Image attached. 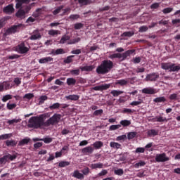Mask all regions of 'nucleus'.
Listing matches in <instances>:
<instances>
[{"label":"nucleus","mask_w":180,"mask_h":180,"mask_svg":"<svg viewBox=\"0 0 180 180\" xmlns=\"http://www.w3.org/2000/svg\"><path fill=\"white\" fill-rule=\"evenodd\" d=\"M160 78V75L158 73H150L146 75V81L155 82Z\"/></svg>","instance_id":"7"},{"label":"nucleus","mask_w":180,"mask_h":180,"mask_svg":"<svg viewBox=\"0 0 180 180\" xmlns=\"http://www.w3.org/2000/svg\"><path fill=\"white\" fill-rule=\"evenodd\" d=\"M67 84L69 86H71V85H75V84H77V80L74 78H68L67 79Z\"/></svg>","instance_id":"29"},{"label":"nucleus","mask_w":180,"mask_h":180,"mask_svg":"<svg viewBox=\"0 0 180 180\" xmlns=\"http://www.w3.org/2000/svg\"><path fill=\"white\" fill-rule=\"evenodd\" d=\"M158 134V131H155V129H150L148 131V136H157Z\"/></svg>","instance_id":"49"},{"label":"nucleus","mask_w":180,"mask_h":180,"mask_svg":"<svg viewBox=\"0 0 180 180\" xmlns=\"http://www.w3.org/2000/svg\"><path fill=\"white\" fill-rule=\"evenodd\" d=\"M137 136V132L134 131V132H129L127 134V139L128 140H131L132 139H134Z\"/></svg>","instance_id":"38"},{"label":"nucleus","mask_w":180,"mask_h":180,"mask_svg":"<svg viewBox=\"0 0 180 180\" xmlns=\"http://www.w3.org/2000/svg\"><path fill=\"white\" fill-rule=\"evenodd\" d=\"M144 165H146V162L141 160L138 163H136L134 165V167L135 168H139V167H144Z\"/></svg>","instance_id":"50"},{"label":"nucleus","mask_w":180,"mask_h":180,"mask_svg":"<svg viewBox=\"0 0 180 180\" xmlns=\"http://www.w3.org/2000/svg\"><path fill=\"white\" fill-rule=\"evenodd\" d=\"M110 146L111 148H115L116 150H119L120 147H122V145L117 142H110Z\"/></svg>","instance_id":"22"},{"label":"nucleus","mask_w":180,"mask_h":180,"mask_svg":"<svg viewBox=\"0 0 180 180\" xmlns=\"http://www.w3.org/2000/svg\"><path fill=\"white\" fill-rule=\"evenodd\" d=\"M49 34L50 36H56L58 34V30H51L49 31Z\"/></svg>","instance_id":"57"},{"label":"nucleus","mask_w":180,"mask_h":180,"mask_svg":"<svg viewBox=\"0 0 180 180\" xmlns=\"http://www.w3.org/2000/svg\"><path fill=\"white\" fill-rule=\"evenodd\" d=\"M172 11H174V8H171V7H168L166 8H164L162 10L163 13H171V12H172Z\"/></svg>","instance_id":"56"},{"label":"nucleus","mask_w":180,"mask_h":180,"mask_svg":"<svg viewBox=\"0 0 180 180\" xmlns=\"http://www.w3.org/2000/svg\"><path fill=\"white\" fill-rule=\"evenodd\" d=\"M42 141H44L46 144H49L53 141V139L51 138H45L42 139Z\"/></svg>","instance_id":"64"},{"label":"nucleus","mask_w":180,"mask_h":180,"mask_svg":"<svg viewBox=\"0 0 180 180\" xmlns=\"http://www.w3.org/2000/svg\"><path fill=\"white\" fill-rule=\"evenodd\" d=\"M114 174L115 175L122 176L123 174H124V171H123V169H118L114 170Z\"/></svg>","instance_id":"40"},{"label":"nucleus","mask_w":180,"mask_h":180,"mask_svg":"<svg viewBox=\"0 0 180 180\" xmlns=\"http://www.w3.org/2000/svg\"><path fill=\"white\" fill-rule=\"evenodd\" d=\"M6 145L9 147L11 146V147H15V146H16V141L11 140V141H6Z\"/></svg>","instance_id":"39"},{"label":"nucleus","mask_w":180,"mask_h":180,"mask_svg":"<svg viewBox=\"0 0 180 180\" xmlns=\"http://www.w3.org/2000/svg\"><path fill=\"white\" fill-rule=\"evenodd\" d=\"M110 88V84H104L93 87L94 91H106Z\"/></svg>","instance_id":"8"},{"label":"nucleus","mask_w":180,"mask_h":180,"mask_svg":"<svg viewBox=\"0 0 180 180\" xmlns=\"http://www.w3.org/2000/svg\"><path fill=\"white\" fill-rule=\"evenodd\" d=\"M51 61H53V58L50 56L42 58L39 60V64H46V63H51Z\"/></svg>","instance_id":"17"},{"label":"nucleus","mask_w":180,"mask_h":180,"mask_svg":"<svg viewBox=\"0 0 180 180\" xmlns=\"http://www.w3.org/2000/svg\"><path fill=\"white\" fill-rule=\"evenodd\" d=\"M155 91L154 90V89L152 88H145L142 89V93L147 95H153L155 94Z\"/></svg>","instance_id":"18"},{"label":"nucleus","mask_w":180,"mask_h":180,"mask_svg":"<svg viewBox=\"0 0 180 180\" xmlns=\"http://www.w3.org/2000/svg\"><path fill=\"white\" fill-rule=\"evenodd\" d=\"M112 68H113V62L110 60H104L101 62V65L97 67L96 71L97 74L105 75V74L110 72Z\"/></svg>","instance_id":"2"},{"label":"nucleus","mask_w":180,"mask_h":180,"mask_svg":"<svg viewBox=\"0 0 180 180\" xmlns=\"http://www.w3.org/2000/svg\"><path fill=\"white\" fill-rule=\"evenodd\" d=\"M134 35V32H124L122 36L124 37H131V36Z\"/></svg>","instance_id":"44"},{"label":"nucleus","mask_w":180,"mask_h":180,"mask_svg":"<svg viewBox=\"0 0 180 180\" xmlns=\"http://www.w3.org/2000/svg\"><path fill=\"white\" fill-rule=\"evenodd\" d=\"M110 94L113 96H119V95H122V94H123V91L112 90Z\"/></svg>","instance_id":"34"},{"label":"nucleus","mask_w":180,"mask_h":180,"mask_svg":"<svg viewBox=\"0 0 180 180\" xmlns=\"http://www.w3.org/2000/svg\"><path fill=\"white\" fill-rule=\"evenodd\" d=\"M66 99H68L69 101H78V99H79V96H78V95L67 96Z\"/></svg>","instance_id":"27"},{"label":"nucleus","mask_w":180,"mask_h":180,"mask_svg":"<svg viewBox=\"0 0 180 180\" xmlns=\"http://www.w3.org/2000/svg\"><path fill=\"white\" fill-rule=\"evenodd\" d=\"M127 84H129V81L124 79L117 80L115 82V85H120L121 86H124V85H127Z\"/></svg>","instance_id":"20"},{"label":"nucleus","mask_w":180,"mask_h":180,"mask_svg":"<svg viewBox=\"0 0 180 180\" xmlns=\"http://www.w3.org/2000/svg\"><path fill=\"white\" fill-rule=\"evenodd\" d=\"M82 153H83V154H86L88 153L89 154H92V153H94V148L91 146L86 147L82 150Z\"/></svg>","instance_id":"19"},{"label":"nucleus","mask_w":180,"mask_h":180,"mask_svg":"<svg viewBox=\"0 0 180 180\" xmlns=\"http://www.w3.org/2000/svg\"><path fill=\"white\" fill-rule=\"evenodd\" d=\"M108 58H110V60H114V58H120V60L122 59V53L110 54Z\"/></svg>","instance_id":"24"},{"label":"nucleus","mask_w":180,"mask_h":180,"mask_svg":"<svg viewBox=\"0 0 180 180\" xmlns=\"http://www.w3.org/2000/svg\"><path fill=\"white\" fill-rule=\"evenodd\" d=\"M69 19L70 20H77V19H79V15H78V14H72L69 16Z\"/></svg>","instance_id":"48"},{"label":"nucleus","mask_w":180,"mask_h":180,"mask_svg":"<svg viewBox=\"0 0 180 180\" xmlns=\"http://www.w3.org/2000/svg\"><path fill=\"white\" fill-rule=\"evenodd\" d=\"M93 147L96 150L101 148V147H103V143L102 141H96L93 143Z\"/></svg>","instance_id":"26"},{"label":"nucleus","mask_w":180,"mask_h":180,"mask_svg":"<svg viewBox=\"0 0 180 180\" xmlns=\"http://www.w3.org/2000/svg\"><path fill=\"white\" fill-rule=\"evenodd\" d=\"M72 176H73V178H77V179H84V174L80 173L78 170H75Z\"/></svg>","instance_id":"14"},{"label":"nucleus","mask_w":180,"mask_h":180,"mask_svg":"<svg viewBox=\"0 0 180 180\" xmlns=\"http://www.w3.org/2000/svg\"><path fill=\"white\" fill-rule=\"evenodd\" d=\"M147 30H148V27L141 26L139 27V32H140V33H143L144 32H147Z\"/></svg>","instance_id":"58"},{"label":"nucleus","mask_w":180,"mask_h":180,"mask_svg":"<svg viewBox=\"0 0 180 180\" xmlns=\"http://www.w3.org/2000/svg\"><path fill=\"white\" fill-rule=\"evenodd\" d=\"M39 99V105H43V103H44V101L49 99V97H47V96H41Z\"/></svg>","instance_id":"35"},{"label":"nucleus","mask_w":180,"mask_h":180,"mask_svg":"<svg viewBox=\"0 0 180 180\" xmlns=\"http://www.w3.org/2000/svg\"><path fill=\"white\" fill-rule=\"evenodd\" d=\"M134 51H136V50L131 49V50H128V51H125L122 54L121 53V56H122L121 61H124V60H126V58H127V57H130V56H131V54H133V53H134Z\"/></svg>","instance_id":"11"},{"label":"nucleus","mask_w":180,"mask_h":180,"mask_svg":"<svg viewBox=\"0 0 180 180\" xmlns=\"http://www.w3.org/2000/svg\"><path fill=\"white\" fill-rule=\"evenodd\" d=\"M51 114L50 112L44 113L39 117H32L29 120V123L27 126L29 127H33L34 129H40L44 127V124L46 119H49Z\"/></svg>","instance_id":"1"},{"label":"nucleus","mask_w":180,"mask_h":180,"mask_svg":"<svg viewBox=\"0 0 180 180\" xmlns=\"http://www.w3.org/2000/svg\"><path fill=\"white\" fill-rule=\"evenodd\" d=\"M156 122H168V120L166 117L160 116V117H156Z\"/></svg>","instance_id":"53"},{"label":"nucleus","mask_w":180,"mask_h":180,"mask_svg":"<svg viewBox=\"0 0 180 180\" xmlns=\"http://www.w3.org/2000/svg\"><path fill=\"white\" fill-rule=\"evenodd\" d=\"M80 5H88L91 0H78Z\"/></svg>","instance_id":"61"},{"label":"nucleus","mask_w":180,"mask_h":180,"mask_svg":"<svg viewBox=\"0 0 180 180\" xmlns=\"http://www.w3.org/2000/svg\"><path fill=\"white\" fill-rule=\"evenodd\" d=\"M20 122H22V119L19 118V119H13V120H8L7 123L8 124H15V123H20Z\"/></svg>","instance_id":"32"},{"label":"nucleus","mask_w":180,"mask_h":180,"mask_svg":"<svg viewBox=\"0 0 180 180\" xmlns=\"http://www.w3.org/2000/svg\"><path fill=\"white\" fill-rule=\"evenodd\" d=\"M50 54L52 56H58V54H65V51L63 49H52Z\"/></svg>","instance_id":"13"},{"label":"nucleus","mask_w":180,"mask_h":180,"mask_svg":"<svg viewBox=\"0 0 180 180\" xmlns=\"http://www.w3.org/2000/svg\"><path fill=\"white\" fill-rule=\"evenodd\" d=\"M16 4H15V8L16 9H19V8H22V5L23 4H25L27 5V4L30 3V0H15Z\"/></svg>","instance_id":"12"},{"label":"nucleus","mask_w":180,"mask_h":180,"mask_svg":"<svg viewBox=\"0 0 180 180\" xmlns=\"http://www.w3.org/2000/svg\"><path fill=\"white\" fill-rule=\"evenodd\" d=\"M20 26H22V25H14L7 29L4 33L5 36H9V34H13V33H16V32H18V29H19Z\"/></svg>","instance_id":"6"},{"label":"nucleus","mask_w":180,"mask_h":180,"mask_svg":"<svg viewBox=\"0 0 180 180\" xmlns=\"http://www.w3.org/2000/svg\"><path fill=\"white\" fill-rule=\"evenodd\" d=\"M120 124L126 127L127 126H130L131 124V122H130V120H124L120 122Z\"/></svg>","instance_id":"33"},{"label":"nucleus","mask_w":180,"mask_h":180,"mask_svg":"<svg viewBox=\"0 0 180 180\" xmlns=\"http://www.w3.org/2000/svg\"><path fill=\"white\" fill-rule=\"evenodd\" d=\"M81 172H82L83 175H88L89 174V169L88 167H85L83 169Z\"/></svg>","instance_id":"62"},{"label":"nucleus","mask_w":180,"mask_h":180,"mask_svg":"<svg viewBox=\"0 0 180 180\" xmlns=\"http://www.w3.org/2000/svg\"><path fill=\"white\" fill-rule=\"evenodd\" d=\"M58 165L60 168H64V167H68L70 165V162L61 161Z\"/></svg>","instance_id":"45"},{"label":"nucleus","mask_w":180,"mask_h":180,"mask_svg":"<svg viewBox=\"0 0 180 180\" xmlns=\"http://www.w3.org/2000/svg\"><path fill=\"white\" fill-rule=\"evenodd\" d=\"M74 27L75 30H79V29H82L84 27V24L81 22H77L74 25Z\"/></svg>","instance_id":"41"},{"label":"nucleus","mask_w":180,"mask_h":180,"mask_svg":"<svg viewBox=\"0 0 180 180\" xmlns=\"http://www.w3.org/2000/svg\"><path fill=\"white\" fill-rule=\"evenodd\" d=\"M33 22H36V18H34V17H29L26 20V23H33Z\"/></svg>","instance_id":"63"},{"label":"nucleus","mask_w":180,"mask_h":180,"mask_svg":"<svg viewBox=\"0 0 180 180\" xmlns=\"http://www.w3.org/2000/svg\"><path fill=\"white\" fill-rule=\"evenodd\" d=\"M72 75H79V69L70 70Z\"/></svg>","instance_id":"60"},{"label":"nucleus","mask_w":180,"mask_h":180,"mask_svg":"<svg viewBox=\"0 0 180 180\" xmlns=\"http://www.w3.org/2000/svg\"><path fill=\"white\" fill-rule=\"evenodd\" d=\"M17 18H20V19H24L26 15V12L22 8H20L18 11L15 13Z\"/></svg>","instance_id":"16"},{"label":"nucleus","mask_w":180,"mask_h":180,"mask_svg":"<svg viewBox=\"0 0 180 180\" xmlns=\"http://www.w3.org/2000/svg\"><path fill=\"white\" fill-rule=\"evenodd\" d=\"M95 68L94 65H89V66H84V67H80V70L82 71H92Z\"/></svg>","instance_id":"21"},{"label":"nucleus","mask_w":180,"mask_h":180,"mask_svg":"<svg viewBox=\"0 0 180 180\" xmlns=\"http://www.w3.org/2000/svg\"><path fill=\"white\" fill-rule=\"evenodd\" d=\"M92 169H96L98 168H103V164L102 163H94L91 165Z\"/></svg>","instance_id":"28"},{"label":"nucleus","mask_w":180,"mask_h":180,"mask_svg":"<svg viewBox=\"0 0 180 180\" xmlns=\"http://www.w3.org/2000/svg\"><path fill=\"white\" fill-rule=\"evenodd\" d=\"M9 99H12V95L7 94V95L3 96L2 101L6 102L7 101H9Z\"/></svg>","instance_id":"52"},{"label":"nucleus","mask_w":180,"mask_h":180,"mask_svg":"<svg viewBox=\"0 0 180 180\" xmlns=\"http://www.w3.org/2000/svg\"><path fill=\"white\" fill-rule=\"evenodd\" d=\"M120 127H122L121 124L111 125L110 127V130H117V129H120Z\"/></svg>","instance_id":"59"},{"label":"nucleus","mask_w":180,"mask_h":180,"mask_svg":"<svg viewBox=\"0 0 180 180\" xmlns=\"http://www.w3.org/2000/svg\"><path fill=\"white\" fill-rule=\"evenodd\" d=\"M15 108H16L15 103H13V104H11L9 103H7V109H8V110H12V109H15Z\"/></svg>","instance_id":"55"},{"label":"nucleus","mask_w":180,"mask_h":180,"mask_svg":"<svg viewBox=\"0 0 180 180\" xmlns=\"http://www.w3.org/2000/svg\"><path fill=\"white\" fill-rule=\"evenodd\" d=\"M41 15H43V8H37L32 13V17L37 19L38 18H40Z\"/></svg>","instance_id":"15"},{"label":"nucleus","mask_w":180,"mask_h":180,"mask_svg":"<svg viewBox=\"0 0 180 180\" xmlns=\"http://www.w3.org/2000/svg\"><path fill=\"white\" fill-rule=\"evenodd\" d=\"M16 158H17L16 155H13L11 154L6 155V158L7 161L8 160H11V161H13V160H16Z\"/></svg>","instance_id":"43"},{"label":"nucleus","mask_w":180,"mask_h":180,"mask_svg":"<svg viewBox=\"0 0 180 180\" xmlns=\"http://www.w3.org/2000/svg\"><path fill=\"white\" fill-rule=\"evenodd\" d=\"M32 6H34V3H32L30 6H26L24 8V11L25 13H29L30 9H32Z\"/></svg>","instance_id":"46"},{"label":"nucleus","mask_w":180,"mask_h":180,"mask_svg":"<svg viewBox=\"0 0 180 180\" xmlns=\"http://www.w3.org/2000/svg\"><path fill=\"white\" fill-rule=\"evenodd\" d=\"M30 141V138H25L24 139H22L19 142L18 146H26V145L29 144Z\"/></svg>","instance_id":"25"},{"label":"nucleus","mask_w":180,"mask_h":180,"mask_svg":"<svg viewBox=\"0 0 180 180\" xmlns=\"http://www.w3.org/2000/svg\"><path fill=\"white\" fill-rule=\"evenodd\" d=\"M155 161L157 162H167L169 161V158L167 156L165 153L157 154L155 156Z\"/></svg>","instance_id":"4"},{"label":"nucleus","mask_w":180,"mask_h":180,"mask_svg":"<svg viewBox=\"0 0 180 180\" xmlns=\"http://www.w3.org/2000/svg\"><path fill=\"white\" fill-rule=\"evenodd\" d=\"M60 120H61V115L54 114L45 122L44 127H49V126H54V124H58V123H60Z\"/></svg>","instance_id":"3"},{"label":"nucleus","mask_w":180,"mask_h":180,"mask_svg":"<svg viewBox=\"0 0 180 180\" xmlns=\"http://www.w3.org/2000/svg\"><path fill=\"white\" fill-rule=\"evenodd\" d=\"M171 67V64L168 63H161V68L162 70H169Z\"/></svg>","instance_id":"36"},{"label":"nucleus","mask_w":180,"mask_h":180,"mask_svg":"<svg viewBox=\"0 0 180 180\" xmlns=\"http://www.w3.org/2000/svg\"><path fill=\"white\" fill-rule=\"evenodd\" d=\"M14 11L15 8H13V5L12 4H9L3 8V12L6 15H12Z\"/></svg>","instance_id":"10"},{"label":"nucleus","mask_w":180,"mask_h":180,"mask_svg":"<svg viewBox=\"0 0 180 180\" xmlns=\"http://www.w3.org/2000/svg\"><path fill=\"white\" fill-rule=\"evenodd\" d=\"M71 39V37L68 36V35H63L62 37V38L60 39L59 43L60 44H64L65 43V41H68V40H70Z\"/></svg>","instance_id":"23"},{"label":"nucleus","mask_w":180,"mask_h":180,"mask_svg":"<svg viewBox=\"0 0 180 180\" xmlns=\"http://www.w3.org/2000/svg\"><path fill=\"white\" fill-rule=\"evenodd\" d=\"M127 136L126 135H121V136H119L116 138V141H122V140L123 141H124V140H127Z\"/></svg>","instance_id":"47"},{"label":"nucleus","mask_w":180,"mask_h":180,"mask_svg":"<svg viewBox=\"0 0 180 180\" xmlns=\"http://www.w3.org/2000/svg\"><path fill=\"white\" fill-rule=\"evenodd\" d=\"M179 70H180L179 66H176L174 64H170V69H169L170 72H174L175 71H179Z\"/></svg>","instance_id":"30"},{"label":"nucleus","mask_w":180,"mask_h":180,"mask_svg":"<svg viewBox=\"0 0 180 180\" xmlns=\"http://www.w3.org/2000/svg\"><path fill=\"white\" fill-rule=\"evenodd\" d=\"M41 39V34L39 30H34L32 36L30 37V40H40Z\"/></svg>","instance_id":"9"},{"label":"nucleus","mask_w":180,"mask_h":180,"mask_svg":"<svg viewBox=\"0 0 180 180\" xmlns=\"http://www.w3.org/2000/svg\"><path fill=\"white\" fill-rule=\"evenodd\" d=\"M102 113H103V110L100 109V110H96V111H94V116H101V115H102Z\"/></svg>","instance_id":"54"},{"label":"nucleus","mask_w":180,"mask_h":180,"mask_svg":"<svg viewBox=\"0 0 180 180\" xmlns=\"http://www.w3.org/2000/svg\"><path fill=\"white\" fill-rule=\"evenodd\" d=\"M81 41V38L77 37L73 39H71L69 42H68V44H75L77 43H79Z\"/></svg>","instance_id":"37"},{"label":"nucleus","mask_w":180,"mask_h":180,"mask_svg":"<svg viewBox=\"0 0 180 180\" xmlns=\"http://www.w3.org/2000/svg\"><path fill=\"white\" fill-rule=\"evenodd\" d=\"M165 101H167V99L165 98V97L162 96V97L155 98L153 100V102H155L156 103H161V102H165Z\"/></svg>","instance_id":"31"},{"label":"nucleus","mask_w":180,"mask_h":180,"mask_svg":"<svg viewBox=\"0 0 180 180\" xmlns=\"http://www.w3.org/2000/svg\"><path fill=\"white\" fill-rule=\"evenodd\" d=\"M60 108V103H55L52 105H50L49 108L51 110H54L55 109H58Z\"/></svg>","instance_id":"42"},{"label":"nucleus","mask_w":180,"mask_h":180,"mask_svg":"<svg viewBox=\"0 0 180 180\" xmlns=\"http://www.w3.org/2000/svg\"><path fill=\"white\" fill-rule=\"evenodd\" d=\"M16 51H18V53L20 54H25V53L29 51V48L26 47L25 43L22 42L16 47Z\"/></svg>","instance_id":"5"},{"label":"nucleus","mask_w":180,"mask_h":180,"mask_svg":"<svg viewBox=\"0 0 180 180\" xmlns=\"http://www.w3.org/2000/svg\"><path fill=\"white\" fill-rule=\"evenodd\" d=\"M73 57L74 56H68L67 58L64 60V63H65V64H70V63H72Z\"/></svg>","instance_id":"51"}]
</instances>
